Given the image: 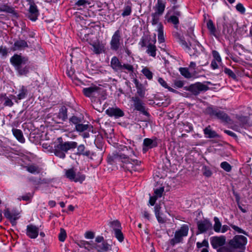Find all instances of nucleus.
Wrapping results in <instances>:
<instances>
[{
  "label": "nucleus",
  "instance_id": "nucleus-1",
  "mask_svg": "<svg viewBox=\"0 0 252 252\" xmlns=\"http://www.w3.org/2000/svg\"><path fill=\"white\" fill-rule=\"evenodd\" d=\"M108 161L111 164L122 162L121 166L123 170L131 173L133 171H138L139 169L137 168V166L141 164V161L138 160H132L131 162L127 155L119 153H113L112 155H110L108 157Z\"/></svg>",
  "mask_w": 252,
  "mask_h": 252
},
{
  "label": "nucleus",
  "instance_id": "nucleus-2",
  "mask_svg": "<svg viewBox=\"0 0 252 252\" xmlns=\"http://www.w3.org/2000/svg\"><path fill=\"white\" fill-rule=\"evenodd\" d=\"M108 161L111 164L122 162L121 166L123 170L131 173L133 171H138L139 169L137 168V166L141 164V161L138 160H132L131 162L127 155L119 153H113L112 155H110L108 157Z\"/></svg>",
  "mask_w": 252,
  "mask_h": 252
},
{
  "label": "nucleus",
  "instance_id": "nucleus-3",
  "mask_svg": "<svg viewBox=\"0 0 252 252\" xmlns=\"http://www.w3.org/2000/svg\"><path fill=\"white\" fill-rule=\"evenodd\" d=\"M57 140L58 143L54 146V153L57 157L62 158L65 157V153L69 150L77 147V143L75 141L63 142L62 137L58 138Z\"/></svg>",
  "mask_w": 252,
  "mask_h": 252
},
{
  "label": "nucleus",
  "instance_id": "nucleus-4",
  "mask_svg": "<svg viewBox=\"0 0 252 252\" xmlns=\"http://www.w3.org/2000/svg\"><path fill=\"white\" fill-rule=\"evenodd\" d=\"M10 62L20 75H26L29 72V62L27 57L15 54L11 58Z\"/></svg>",
  "mask_w": 252,
  "mask_h": 252
},
{
  "label": "nucleus",
  "instance_id": "nucleus-5",
  "mask_svg": "<svg viewBox=\"0 0 252 252\" xmlns=\"http://www.w3.org/2000/svg\"><path fill=\"white\" fill-rule=\"evenodd\" d=\"M206 112L210 116L214 117L222 122L228 123L230 121V118L227 114L218 108L209 107L206 108Z\"/></svg>",
  "mask_w": 252,
  "mask_h": 252
},
{
  "label": "nucleus",
  "instance_id": "nucleus-6",
  "mask_svg": "<svg viewBox=\"0 0 252 252\" xmlns=\"http://www.w3.org/2000/svg\"><path fill=\"white\" fill-rule=\"evenodd\" d=\"M247 243V238L245 236L237 235L229 241L228 245L232 249L243 250Z\"/></svg>",
  "mask_w": 252,
  "mask_h": 252
},
{
  "label": "nucleus",
  "instance_id": "nucleus-7",
  "mask_svg": "<svg viewBox=\"0 0 252 252\" xmlns=\"http://www.w3.org/2000/svg\"><path fill=\"white\" fill-rule=\"evenodd\" d=\"M65 176L71 181L82 183L85 179L86 176L81 172H76L74 168L65 170Z\"/></svg>",
  "mask_w": 252,
  "mask_h": 252
},
{
  "label": "nucleus",
  "instance_id": "nucleus-8",
  "mask_svg": "<svg viewBox=\"0 0 252 252\" xmlns=\"http://www.w3.org/2000/svg\"><path fill=\"white\" fill-rule=\"evenodd\" d=\"M189 227L186 225H183L180 229L176 231L174 237L170 240V243L172 246L181 242L183 237L187 236L188 234Z\"/></svg>",
  "mask_w": 252,
  "mask_h": 252
},
{
  "label": "nucleus",
  "instance_id": "nucleus-9",
  "mask_svg": "<svg viewBox=\"0 0 252 252\" xmlns=\"http://www.w3.org/2000/svg\"><path fill=\"white\" fill-rule=\"evenodd\" d=\"M209 89V87L206 85L201 82H197L190 85L188 87L185 88L186 90L190 92L195 95L199 94L202 92H206Z\"/></svg>",
  "mask_w": 252,
  "mask_h": 252
},
{
  "label": "nucleus",
  "instance_id": "nucleus-10",
  "mask_svg": "<svg viewBox=\"0 0 252 252\" xmlns=\"http://www.w3.org/2000/svg\"><path fill=\"white\" fill-rule=\"evenodd\" d=\"M131 101L133 102V106L137 111L140 112L144 115L148 116L149 113L146 110L145 104L138 96L131 97Z\"/></svg>",
  "mask_w": 252,
  "mask_h": 252
},
{
  "label": "nucleus",
  "instance_id": "nucleus-11",
  "mask_svg": "<svg viewBox=\"0 0 252 252\" xmlns=\"http://www.w3.org/2000/svg\"><path fill=\"white\" fill-rule=\"evenodd\" d=\"M92 127V126L90 125L83 124L81 123L75 127V129L80 135L84 138H87L90 137L89 132L91 130Z\"/></svg>",
  "mask_w": 252,
  "mask_h": 252
},
{
  "label": "nucleus",
  "instance_id": "nucleus-12",
  "mask_svg": "<svg viewBox=\"0 0 252 252\" xmlns=\"http://www.w3.org/2000/svg\"><path fill=\"white\" fill-rule=\"evenodd\" d=\"M121 35L120 30H117L112 36L110 41V48L113 51H117L121 45Z\"/></svg>",
  "mask_w": 252,
  "mask_h": 252
},
{
  "label": "nucleus",
  "instance_id": "nucleus-13",
  "mask_svg": "<svg viewBox=\"0 0 252 252\" xmlns=\"http://www.w3.org/2000/svg\"><path fill=\"white\" fill-rule=\"evenodd\" d=\"M39 228L33 224H30L27 226L26 235L31 239H35L38 235Z\"/></svg>",
  "mask_w": 252,
  "mask_h": 252
},
{
  "label": "nucleus",
  "instance_id": "nucleus-14",
  "mask_svg": "<svg viewBox=\"0 0 252 252\" xmlns=\"http://www.w3.org/2000/svg\"><path fill=\"white\" fill-rule=\"evenodd\" d=\"M225 241L226 237L224 236H215L211 238V244L214 248L217 249L222 247Z\"/></svg>",
  "mask_w": 252,
  "mask_h": 252
},
{
  "label": "nucleus",
  "instance_id": "nucleus-15",
  "mask_svg": "<svg viewBox=\"0 0 252 252\" xmlns=\"http://www.w3.org/2000/svg\"><path fill=\"white\" fill-rule=\"evenodd\" d=\"M105 112L109 116L115 117L116 118L124 116V112L118 107H109L106 110Z\"/></svg>",
  "mask_w": 252,
  "mask_h": 252
},
{
  "label": "nucleus",
  "instance_id": "nucleus-16",
  "mask_svg": "<svg viewBox=\"0 0 252 252\" xmlns=\"http://www.w3.org/2000/svg\"><path fill=\"white\" fill-rule=\"evenodd\" d=\"M197 227L200 233H202L211 229L212 227V225L209 220H205L197 222Z\"/></svg>",
  "mask_w": 252,
  "mask_h": 252
},
{
  "label": "nucleus",
  "instance_id": "nucleus-17",
  "mask_svg": "<svg viewBox=\"0 0 252 252\" xmlns=\"http://www.w3.org/2000/svg\"><path fill=\"white\" fill-rule=\"evenodd\" d=\"M39 12L36 5L34 3H31L29 10L28 17L32 21H35L37 19Z\"/></svg>",
  "mask_w": 252,
  "mask_h": 252
},
{
  "label": "nucleus",
  "instance_id": "nucleus-18",
  "mask_svg": "<svg viewBox=\"0 0 252 252\" xmlns=\"http://www.w3.org/2000/svg\"><path fill=\"white\" fill-rule=\"evenodd\" d=\"M99 88L96 86H91L84 88L83 93L87 97H93L99 93Z\"/></svg>",
  "mask_w": 252,
  "mask_h": 252
},
{
  "label": "nucleus",
  "instance_id": "nucleus-19",
  "mask_svg": "<svg viewBox=\"0 0 252 252\" xmlns=\"http://www.w3.org/2000/svg\"><path fill=\"white\" fill-rule=\"evenodd\" d=\"M177 37L178 42L182 46V47L189 54L190 56L195 54V53L191 52V45L190 44L189 46L188 43L185 40L184 38L179 35H178Z\"/></svg>",
  "mask_w": 252,
  "mask_h": 252
},
{
  "label": "nucleus",
  "instance_id": "nucleus-20",
  "mask_svg": "<svg viewBox=\"0 0 252 252\" xmlns=\"http://www.w3.org/2000/svg\"><path fill=\"white\" fill-rule=\"evenodd\" d=\"M122 63L116 56L113 57L110 62V66L116 72H120L122 67Z\"/></svg>",
  "mask_w": 252,
  "mask_h": 252
},
{
  "label": "nucleus",
  "instance_id": "nucleus-21",
  "mask_svg": "<svg viewBox=\"0 0 252 252\" xmlns=\"http://www.w3.org/2000/svg\"><path fill=\"white\" fill-rule=\"evenodd\" d=\"M154 44L150 43L147 46L146 53L152 57L155 58L157 55V47L155 45L156 42V34L154 35Z\"/></svg>",
  "mask_w": 252,
  "mask_h": 252
},
{
  "label": "nucleus",
  "instance_id": "nucleus-22",
  "mask_svg": "<svg viewBox=\"0 0 252 252\" xmlns=\"http://www.w3.org/2000/svg\"><path fill=\"white\" fill-rule=\"evenodd\" d=\"M94 248L98 252H106L111 250V246L107 242L103 241L101 243L95 244Z\"/></svg>",
  "mask_w": 252,
  "mask_h": 252
},
{
  "label": "nucleus",
  "instance_id": "nucleus-23",
  "mask_svg": "<svg viewBox=\"0 0 252 252\" xmlns=\"http://www.w3.org/2000/svg\"><path fill=\"white\" fill-rule=\"evenodd\" d=\"M3 214L4 216L7 219L9 220L10 222L12 224V225L16 224V220L18 219V218L16 217V215L17 214L11 212L9 209H5L4 210Z\"/></svg>",
  "mask_w": 252,
  "mask_h": 252
},
{
  "label": "nucleus",
  "instance_id": "nucleus-24",
  "mask_svg": "<svg viewBox=\"0 0 252 252\" xmlns=\"http://www.w3.org/2000/svg\"><path fill=\"white\" fill-rule=\"evenodd\" d=\"M166 2L163 0H158L157 3L155 5V12L162 15L165 8Z\"/></svg>",
  "mask_w": 252,
  "mask_h": 252
},
{
  "label": "nucleus",
  "instance_id": "nucleus-25",
  "mask_svg": "<svg viewBox=\"0 0 252 252\" xmlns=\"http://www.w3.org/2000/svg\"><path fill=\"white\" fill-rule=\"evenodd\" d=\"M27 47H28V44L27 41L24 40H18L14 44V50H22Z\"/></svg>",
  "mask_w": 252,
  "mask_h": 252
},
{
  "label": "nucleus",
  "instance_id": "nucleus-26",
  "mask_svg": "<svg viewBox=\"0 0 252 252\" xmlns=\"http://www.w3.org/2000/svg\"><path fill=\"white\" fill-rule=\"evenodd\" d=\"M204 133L206 137L209 138H213L218 137L219 135L214 130L211 128L210 126H208L204 129Z\"/></svg>",
  "mask_w": 252,
  "mask_h": 252
},
{
  "label": "nucleus",
  "instance_id": "nucleus-27",
  "mask_svg": "<svg viewBox=\"0 0 252 252\" xmlns=\"http://www.w3.org/2000/svg\"><path fill=\"white\" fill-rule=\"evenodd\" d=\"M93 47V51L96 54H99L104 51V46L99 42H94L91 44Z\"/></svg>",
  "mask_w": 252,
  "mask_h": 252
},
{
  "label": "nucleus",
  "instance_id": "nucleus-28",
  "mask_svg": "<svg viewBox=\"0 0 252 252\" xmlns=\"http://www.w3.org/2000/svg\"><path fill=\"white\" fill-rule=\"evenodd\" d=\"M12 131L14 136L20 142L24 143L25 142L23 132L20 129L13 128Z\"/></svg>",
  "mask_w": 252,
  "mask_h": 252
},
{
  "label": "nucleus",
  "instance_id": "nucleus-29",
  "mask_svg": "<svg viewBox=\"0 0 252 252\" xmlns=\"http://www.w3.org/2000/svg\"><path fill=\"white\" fill-rule=\"evenodd\" d=\"M143 145L148 147L150 149L155 148L158 146L156 139L145 138L143 141Z\"/></svg>",
  "mask_w": 252,
  "mask_h": 252
},
{
  "label": "nucleus",
  "instance_id": "nucleus-30",
  "mask_svg": "<svg viewBox=\"0 0 252 252\" xmlns=\"http://www.w3.org/2000/svg\"><path fill=\"white\" fill-rule=\"evenodd\" d=\"M57 117L63 121H65L67 119V109L65 106H62L60 111L57 115Z\"/></svg>",
  "mask_w": 252,
  "mask_h": 252
},
{
  "label": "nucleus",
  "instance_id": "nucleus-31",
  "mask_svg": "<svg viewBox=\"0 0 252 252\" xmlns=\"http://www.w3.org/2000/svg\"><path fill=\"white\" fill-rule=\"evenodd\" d=\"M134 68L132 64L129 63H122L121 69L120 72H124L126 73L132 74L133 73Z\"/></svg>",
  "mask_w": 252,
  "mask_h": 252
},
{
  "label": "nucleus",
  "instance_id": "nucleus-32",
  "mask_svg": "<svg viewBox=\"0 0 252 252\" xmlns=\"http://www.w3.org/2000/svg\"><path fill=\"white\" fill-rule=\"evenodd\" d=\"M77 155H83L89 157L91 155V152L90 151L86 150L85 146L83 144L80 145L77 147Z\"/></svg>",
  "mask_w": 252,
  "mask_h": 252
},
{
  "label": "nucleus",
  "instance_id": "nucleus-33",
  "mask_svg": "<svg viewBox=\"0 0 252 252\" xmlns=\"http://www.w3.org/2000/svg\"><path fill=\"white\" fill-rule=\"evenodd\" d=\"M158 41L159 43H163L165 39L164 37L163 26L161 23H159L158 29Z\"/></svg>",
  "mask_w": 252,
  "mask_h": 252
},
{
  "label": "nucleus",
  "instance_id": "nucleus-34",
  "mask_svg": "<svg viewBox=\"0 0 252 252\" xmlns=\"http://www.w3.org/2000/svg\"><path fill=\"white\" fill-rule=\"evenodd\" d=\"M83 118L73 115L69 119V123L71 125H74L75 127L82 123Z\"/></svg>",
  "mask_w": 252,
  "mask_h": 252
},
{
  "label": "nucleus",
  "instance_id": "nucleus-35",
  "mask_svg": "<svg viewBox=\"0 0 252 252\" xmlns=\"http://www.w3.org/2000/svg\"><path fill=\"white\" fill-rule=\"evenodd\" d=\"M0 11L6 12L11 14H16L14 8L7 4H2L0 5Z\"/></svg>",
  "mask_w": 252,
  "mask_h": 252
},
{
  "label": "nucleus",
  "instance_id": "nucleus-36",
  "mask_svg": "<svg viewBox=\"0 0 252 252\" xmlns=\"http://www.w3.org/2000/svg\"><path fill=\"white\" fill-rule=\"evenodd\" d=\"M207 27L209 30L210 33L216 36V29L214 25V23L211 20H209L207 23Z\"/></svg>",
  "mask_w": 252,
  "mask_h": 252
},
{
  "label": "nucleus",
  "instance_id": "nucleus-37",
  "mask_svg": "<svg viewBox=\"0 0 252 252\" xmlns=\"http://www.w3.org/2000/svg\"><path fill=\"white\" fill-rule=\"evenodd\" d=\"M158 82L164 88L167 89L168 90V91L171 92H173V93H177V91L175 90H174V89L169 87L167 84V83L166 82V81L162 78H161V77H159L158 78Z\"/></svg>",
  "mask_w": 252,
  "mask_h": 252
},
{
  "label": "nucleus",
  "instance_id": "nucleus-38",
  "mask_svg": "<svg viewBox=\"0 0 252 252\" xmlns=\"http://www.w3.org/2000/svg\"><path fill=\"white\" fill-rule=\"evenodd\" d=\"M214 221L215 222L213 226L214 231L217 233L220 232L221 227V223L218 217H215L214 218Z\"/></svg>",
  "mask_w": 252,
  "mask_h": 252
},
{
  "label": "nucleus",
  "instance_id": "nucleus-39",
  "mask_svg": "<svg viewBox=\"0 0 252 252\" xmlns=\"http://www.w3.org/2000/svg\"><path fill=\"white\" fill-rule=\"evenodd\" d=\"M25 168L28 172L32 174H34L35 173H39L40 172V170L38 166L33 164L26 166Z\"/></svg>",
  "mask_w": 252,
  "mask_h": 252
},
{
  "label": "nucleus",
  "instance_id": "nucleus-40",
  "mask_svg": "<svg viewBox=\"0 0 252 252\" xmlns=\"http://www.w3.org/2000/svg\"><path fill=\"white\" fill-rule=\"evenodd\" d=\"M135 82L136 84L137 94L141 97H144L145 94V90L142 88L141 85H138L137 80H135Z\"/></svg>",
  "mask_w": 252,
  "mask_h": 252
},
{
  "label": "nucleus",
  "instance_id": "nucleus-41",
  "mask_svg": "<svg viewBox=\"0 0 252 252\" xmlns=\"http://www.w3.org/2000/svg\"><path fill=\"white\" fill-rule=\"evenodd\" d=\"M142 72L148 79H152L153 73L150 70V69L148 67H144L142 70Z\"/></svg>",
  "mask_w": 252,
  "mask_h": 252
},
{
  "label": "nucleus",
  "instance_id": "nucleus-42",
  "mask_svg": "<svg viewBox=\"0 0 252 252\" xmlns=\"http://www.w3.org/2000/svg\"><path fill=\"white\" fill-rule=\"evenodd\" d=\"M110 226L113 229L114 231L117 230H120L121 228V225L120 222L116 220L110 222Z\"/></svg>",
  "mask_w": 252,
  "mask_h": 252
},
{
  "label": "nucleus",
  "instance_id": "nucleus-43",
  "mask_svg": "<svg viewBox=\"0 0 252 252\" xmlns=\"http://www.w3.org/2000/svg\"><path fill=\"white\" fill-rule=\"evenodd\" d=\"M224 72L229 77L231 78L233 80L237 79V76L234 72L229 68L225 67L223 69Z\"/></svg>",
  "mask_w": 252,
  "mask_h": 252
},
{
  "label": "nucleus",
  "instance_id": "nucleus-44",
  "mask_svg": "<svg viewBox=\"0 0 252 252\" xmlns=\"http://www.w3.org/2000/svg\"><path fill=\"white\" fill-rule=\"evenodd\" d=\"M160 15V14L156 12L153 13L151 14V16L152 18L151 22L153 25H155L158 24L159 20V16Z\"/></svg>",
  "mask_w": 252,
  "mask_h": 252
},
{
  "label": "nucleus",
  "instance_id": "nucleus-45",
  "mask_svg": "<svg viewBox=\"0 0 252 252\" xmlns=\"http://www.w3.org/2000/svg\"><path fill=\"white\" fill-rule=\"evenodd\" d=\"M27 94V90L24 87L20 90L19 93L17 95V98L19 100L24 98Z\"/></svg>",
  "mask_w": 252,
  "mask_h": 252
},
{
  "label": "nucleus",
  "instance_id": "nucleus-46",
  "mask_svg": "<svg viewBox=\"0 0 252 252\" xmlns=\"http://www.w3.org/2000/svg\"><path fill=\"white\" fill-rule=\"evenodd\" d=\"M181 74L187 78H189L191 77V74L189 72V70L187 68H180V69Z\"/></svg>",
  "mask_w": 252,
  "mask_h": 252
},
{
  "label": "nucleus",
  "instance_id": "nucleus-47",
  "mask_svg": "<svg viewBox=\"0 0 252 252\" xmlns=\"http://www.w3.org/2000/svg\"><path fill=\"white\" fill-rule=\"evenodd\" d=\"M220 166L221 168L226 172H230L232 169V167L230 164L226 161L221 162Z\"/></svg>",
  "mask_w": 252,
  "mask_h": 252
},
{
  "label": "nucleus",
  "instance_id": "nucleus-48",
  "mask_svg": "<svg viewBox=\"0 0 252 252\" xmlns=\"http://www.w3.org/2000/svg\"><path fill=\"white\" fill-rule=\"evenodd\" d=\"M66 238V233L65 230L63 228H61L60 232L59 234V240L61 242H63Z\"/></svg>",
  "mask_w": 252,
  "mask_h": 252
},
{
  "label": "nucleus",
  "instance_id": "nucleus-49",
  "mask_svg": "<svg viewBox=\"0 0 252 252\" xmlns=\"http://www.w3.org/2000/svg\"><path fill=\"white\" fill-rule=\"evenodd\" d=\"M131 13V7L129 5L126 6L124 8L122 15L123 17H126L130 15Z\"/></svg>",
  "mask_w": 252,
  "mask_h": 252
},
{
  "label": "nucleus",
  "instance_id": "nucleus-50",
  "mask_svg": "<svg viewBox=\"0 0 252 252\" xmlns=\"http://www.w3.org/2000/svg\"><path fill=\"white\" fill-rule=\"evenodd\" d=\"M230 226L231 227L232 229H233L235 231L239 233H242L246 235H248L247 232H246L245 230H243L239 227L234 225L233 224H230Z\"/></svg>",
  "mask_w": 252,
  "mask_h": 252
},
{
  "label": "nucleus",
  "instance_id": "nucleus-51",
  "mask_svg": "<svg viewBox=\"0 0 252 252\" xmlns=\"http://www.w3.org/2000/svg\"><path fill=\"white\" fill-rule=\"evenodd\" d=\"M203 174L207 177L211 176L212 172L210 168L206 166H204L202 168Z\"/></svg>",
  "mask_w": 252,
  "mask_h": 252
},
{
  "label": "nucleus",
  "instance_id": "nucleus-52",
  "mask_svg": "<svg viewBox=\"0 0 252 252\" xmlns=\"http://www.w3.org/2000/svg\"><path fill=\"white\" fill-rule=\"evenodd\" d=\"M115 236L120 242L123 241L124 237L121 229L115 231Z\"/></svg>",
  "mask_w": 252,
  "mask_h": 252
},
{
  "label": "nucleus",
  "instance_id": "nucleus-53",
  "mask_svg": "<svg viewBox=\"0 0 252 252\" xmlns=\"http://www.w3.org/2000/svg\"><path fill=\"white\" fill-rule=\"evenodd\" d=\"M168 21L169 22H171L175 26V27H177L178 25L179 21L178 18L176 16H171L168 20Z\"/></svg>",
  "mask_w": 252,
  "mask_h": 252
},
{
  "label": "nucleus",
  "instance_id": "nucleus-54",
  "mask_svg": "<svg viewBox=\"0 0 252 252\" xmlns=\"http://www.w3.org/2000/svg\"><path fill=\"white\" fill-rule=\"evenodd\" d=\"M191 52L195 53V54L193 56H197V54L199 53V50L201 49V46L198 42H196V44L194 45V47H192Z\"/></svg>",
  "mask_w": 252,
  "mask_h": 252
},
{
  "label": "nucleus",
  "instance_id": "nucleus-55",
  "mask_svg": "<svg viewBox=\"0 0 252 252\" xmlns=\"http://www.w3.org/2000/svg\"><path fill=\"white\" fill-rule=\"evenodd\" d=\"M149 41V39L147 36H143L140 39L139 42V45H141L142 47H147V43Z\"/></svg>",
  "mask_w": 252,
  "mask_h": 252
},
{
  "label": "nucleus",
  "instance_id": "nucleus-56",
  "mask_svg": "<svg viewBox=\"0 0 252 252\" xmlns=\"http://www.w3.org/2000/svg\"><path fill=\"white\" fill-rule=\"evenodd\" d=\"M212 55L214 58L213 60H216L218 63H220L221 61V59L219 53L217 51H213Z\"/></svg>",
  "mask_w": 252,
  "mask_h": 252
},
{
  "label": "nucleus",
  "instance_id": "nucleus-57",
  "mask_svg": "<svg viewBox=\"0 0 252 252\" xmlns=\"http://www.w3.org/2000/svg\"><path fill=\"white\" fill-rule=\"evenodd\" d=\"M156 216L159 222L164 223L165 221V219L161 216V214L159 211H157L156 212Z\"/></svg>",
  "mask_w": 252,
  "mask_h": 252
},
{
  "label": "nucleus",
  "instance_id": "nucleus-58",
  "mask_svg": "<svg viewBox=\"0 0 252 252\" xmlns=\"http://www.w3.org/2000/svg\"><path fill=\"white\" fill-rule=\"evenodd\" d=\"M196 246H197V247L199 249V248H201L202 247H204V248L208 247L209 244H208V241L206 240H204L202 241V242H201V243L197 242L196 243Z\"/></svg>",
  "mask_w": 252,
  "mask_h": 252
},
{
  "label": "nucleus",
  "instance_id": "nucleus-59",
  "mask_svg": "<svg viewBox=\"0 0 252 252\" xmlns=\"http://www.w3.org/2000/svg\"><path fill=\"white\" fill-rule=\"evenodd\" d=\"M164 191V189L163 188H160L159 189H156L155 190V194L156 197H157V198L158 197H160L162 196V194Z\"/></svg>",
  "mask_w": 252,
  "mask_h": 252
},
{
  "label": "nucleus",
  "instance_id": "nucleus-60",
  "mask_svg": "<svg viewBox=\"0 0 252 252\" xmlns=\"http://www.w3.org/2000/svg\"><path fill=\"white\" fill-rule=\"evenodd\" d=\"M236 8L238 11L242 14H244L245 12V8L241 3H239L236 5Z\"/></svg>",
  "mask_w": 252,
  "mask_h": 252
},
{
  "label": "nucleus",
  "instance_id": "nucleus-61",
  "mask_svg": "<svg viewBox=\"0 0 252 252\" xmlns=\"http://www.w3.org/2000/svg\"><path fill=\"white\" fill-rule=\"evenodd\" d=\"M238 120L242 123L243 125L246 124L248 121V117L246 116H239L237 117Z\"/></svg>",
  "mask_w": 252,
  "mask_h": 252
},
{
  "label": "nucleus",
  "instance_id": "nucleus-62",
  "mask_svg": "<svg viewBox=\"0 0 252 252\" xmlns=\"http://www.w3.org/2000/svg\"><path fill=\"white\" fill-rule=\"evenodd\" d=\"M184 82L181 80H176L174 81L175 87L181 88L184 86Z\"/></svg>",
  "mask_w": 252,
  "mask_h": 252
},
{
  "label": "nucleus",
  "instance_id": "nucleus-63",
  "mask_svg": "<svg viewBox=\"0 0 252 252\" xmlns=\"http://www.w3.org/2000/svg\"><path fill=\"white\" fill-rule=\"evenodd\" d=\"M87 4H89L87 0H79L76 2L75 5L80 6L85 5Z\"/></svg>",
  "mask_w": 252,
  "mask_h": 252
},
{
  "label": "nucleus",
  "instance_id": "nucleus-64",
  "mask_svg": "<svg viewBox=\"0 0 252 252\" xmlns=\"http://www.w3.org/2000/svg\"><path fill=\"white\" fill-rule=\"evenodd\" d=\"M218 252H232L227 248L225 247H221L217 250Z\"/></svg>",
  "mask_w": 252,
  "mask_h": 252
}]
</instances>
